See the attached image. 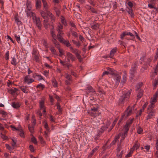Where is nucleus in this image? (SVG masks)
<instances>
[{
	"label": "nucleus",
	"mask_w": 158,
	"mask_h": 158,
	"mask_svg": "<svg viewBox=\"0 0 158 158\" xmlns=\"http://www.w3.org/2000/svg\"><path fill=\"white\" fill-rule=\"evenodd\" d=\"M154 0H150V2L152 3V4H149L148 5V6L150 8H154L155 9V6L153 4H155Z\"/></svg>",
	"instance_id": "nucleus-29"
},
{
	"label": "nucleus",
	"mask_w": 158,
	"mask_h": 158,
	"mask_svg": "<svg viewBox=\"0 0 158 158\" xmlns=\"http://www.w3.org/2000/svg\"><path fill=\"white\" fill-rule=\"evenodd\" d=\"M12 106L15 108H17L20 106L18 102H13L11 104Z\"/></svg>",
	"instance_id": "nucleus-26"
},
{
	"label": "nucleus",
	"mask_w": 158,
	"mask_h": 158,
	"mask_svg": "<svg viewBox=\"0 0 158 158\" xmlns=\"http://www.w3.org/2000/svg\"><path fill=\"white\" fill-rule=\"evenodd\" d=\"M136 69V65L134 64L131 67L130 71V78L132 79L134 77L135 73V71Z\"/></svg>",
	"instance_id": "nucleus-11"
},
{
	"label": "nucleus",
	"mask_w": 158,
	"mask_h": 158,
	"mask_svg": "<svg viewBox=\"0 0 158 158\" xmlns=\"http://www.w3.org/2000/svg\"><path fill=\"white\" fill-rule=\"evenodd\" d=\"M107 70H108V72H111V70H112V71L111 73H110V74H112V75H113L114 74V69H110V68H107Z\"/></svg>",
	"instance_id": "nucleus-56"
},
{
	"label": "nucleus",
	"mask_w": 158,
	"mask_h": 158,
	"mask_svg": "<svg viewBox=\"0 0 158 158\" xmlns=\"http://www.w3.org/2000/svg\"><path fill=\"white\" fill-rule=\"evenodd\" d=\"M63 28V27L62 25L60 23H59L57 25V31L59 34H63V33L62 32V29Z\"/></svg>",
	"instance_id": "nucleus-18"
},
{
	"label": "nucleus",
	"mask_w": 158,
	"mask_h": 158,
	"mask_svg": "<svg viewBox=\"0 0 158 158\" xmlns=\"http://www.w3.org/2000/svg\"><path fill=\"white\" fill-rule=\"evenodd\" d=\"M72 41L73 44L76 45V46L79 47L80 46V44L78 42H77L74 40H73Z\"/></svg>",
	"instance_id": "nucleus-51"
},
{
	"label": "nucleus",
	"mask_w": 158,
	"mask_h": 158,
	"mask_svg": "<svg viewBox=\"0 0 158 158\" xmlns=\"http://www.w3.org/2000/svg\"><path fill=\"white\" fill-rule=\"evenodd\" d=\"M89 9H90L91 11L93 13H97V11H96L94 8L92 7L91 6L89 7Z\"/></svg>",
	"instance_id": "nucleus-52"
},
{
	"label": "nucleus",
	"mask_w": 158,
	"mask_h": 158,
	"mask_svg": "<svg viewBox=\"0 0 158 158\" xmlns=\"http://www.w3.org/2000/svg\"><path fill=\"white\" fill-rule=\"evenodd\" d=\"M1 137L4 140H6L7 139V137L4 135L2 134V132H1L0 134Z\"/></svg>",
	"instance_id": "nucleus-50"
},
{
	"label": "nucleus",
	"mask_w": 158,
	"mask_h": 158,
	"mask_svg": "<svg viewBox=\"0 0 158 158\" xmlns=\"http://www.w3.org/2000/svg\"><path fill=\"white\" fill-rule=\"evenodd\" d=\"M127 5L129 6L131 8L133 6V4L130 1H129L127 3Z\"/></svg>",
	"instance_id": "nucleus-54"
},
{
	"label": "nucleus",
	"mask_w": 158,
	"mask_h": 158,
	"mask_svg": "<svg viewBox=\"0 0 158 158\" xmlns=\"http://www.w3.org/2000/svg\"><path fill=\"white\" fill-rule=\"evenodd\" d=\"M52 85L53 87H56L57 86V83L56 81L54 79L52 80Z\"/></svg>",
	"instance_id": "nucleus-37"
},
{
	"label": "nucleus",
	"mask_w": 158,
	"mask_h": 158,
	"mask_svg": "<svg viewBox=\"0 0 158 158\" xmlns=\"http://www.w3.org/2000/svg\"><path fill=\"white\" fill-rule=\"evenodd\" d=\"M126 77L124 75V76L123 77V80L121 81L120 83V84H122V85H123L125 83V82L126 81Z\"/></svg>",
	"instance_id": "nucleus-47"
},
{
	"label": "nucleus",
	"mask_w": 158,
	"mask_h": 158,
	"mask_svg": "<svg viewBox=\"0 0 158 158\" xmlns=\"http://www.w3.org/2000/svg\"><path fill=\"white\" fill-rule=\"evenodd\" d=\"M44 85L40 83L37 85V87H41L42 89H43L44 88Z\"/></svg>",
	"instance_id": "nucleus-61"
},
{
	"label": "nucleus",
	"mask_w": 158,
	"mask_h": 158,
	"mask_svg": "<svg viewBox=\"0 0 158 158\" xmlns=\"http://www.w3.org/2000/svg\"><path fill=\"white\" fill-rule=\"evenodd\" d=\"M65 77L69 80H70L71 77L70 75L68 74H66L65 75Z\"/></svg>",
	"instance_id": "nucleus-64"
},
{
	"label": "nucleus",
	"mask_w": 158,
	"mask_h": 158,
	"mask_svg": "<svg viewBox=\"0 0 158 158\" xmlns=\"http://www.w3.org/2000/svg\"><path fill=\"white\" fill-rule=\"evenodd\" d=\"M0 113L2 114L3 117H5L7 115L6 113L4 111H2Z\"/></svg>",
	"instance_id": "nucleus-58"
},
{
	"label": "nucleus",
	"mask_w": 158,
	"mask_h": 158,
	"mask_svg": "<svg viewBox=\"0 0 158 158\" xmlns=\"http://www.w3.org/2000/svg\"><path fill=\"white\" fill-rule=\"evenodd\" d=\"M35 116L34 115H33L32 117V121L31 122L32 123V125L35 126L36 123V120L35 119Z\"/></svg>",
	"instance_id": "nucleus-43"
},
{
	"label": "nucleus",
	"mask_w": 158,
	"mask_h": 158,
	"mask_svg": "<svg viewBox=\"0 0 158 158\" xmlns=\"http://www.w3.org/2000/svg\"><path fill=\"white\" fill-rule=\"evenodd\" d=\"M62 43L64 44L67 47H69L71 45L69 41L68 40H64Z\"/></svg>",
	"instance_id": "nucleus-36"
},
{
	"label": "nucleus",
	"mask_w": 158,
	"mask_h": 158,
	"mask_svg": "<svg viewBox=\"0 0 158 158\" xmlns=\"http://www.w3.org/2000/svg\"><path fill=\"white\" fill-rule=\"evenodd\" d=\"M56 105L57 106V108L58 110L60 112H61V110L60 106V105L59 104V103H57Z\"/></svg>",
	"instance_id": "nucleus-60"
},
{
	"label": "nucleus",
	"mask_w": 158,
	"mask_h": 158,
	"mask_svg": "<svg viewBox=\"0 0 158 158\" xmlns=\"http://www.w3.org/2000/svg\"><path fill=\"white\" fill-rule=\"evenodd\" d=\"M35 7L37 9L41 8V2L40 0H35Z\"/></svg>",
	"instance_id": "nucleus-20"
},
{
	"label": "nucleus",
	"mask_w": 158,
	"mask_h": 158,
	"mask_svg": "<svg viewBox=\"0 0 158 158\" xmlns=\"http://www.w3.org/2000/svg\"><path fill=\"white\" fill-rule=\"evenodd\" d=\"M31 141L34 144H36L37 143V142L36 139L34 137H33L31 138Z\"/></svg>",
	"instance_id": "nucleus-53"
},
{
	"label": "nucleus",
	"mask_w": 158,
	"mask_h": 158,
	"mask_svg": "<svg viewBox=\"0 0 158 158\" xmlns=\"http://www.w3.org/2000/svg\"><path fill=\"white\" fill-rule=\"evenodd\" d=\"M26 6L27 10L26 11V12L27 13V16H31L34 22L35 23L36 26L39 28H40L41 23L40 18L36 17L35 14L31 11V2L27 0L26 2Z\"/></svg>",
	"instance_id": "nucleus-1"
},
{
	"label": "nucleus",
	"mask_w": 158,
	"mask_h": 158,
	"mask_svg": "<svg viewBox=\"0 0 158 158\" xmlns=\"http://www.w3.org/2000/svg\"><path fill=\"white\" fill-rule=\"evenodd\" d=\"M32 54L33 56H34L38 55L39 53L37 50L35 49H33L32 51Z\"/></svg>",
	"instance_id": "nucleus-40"
},
{
	"label": "nucleus",
	"mask_w": 158,
	"mask_h": 158,
	"mask_svg": "<svg viewBox=\"0 0 158 158\" xmlns=\"http://www.w3.org/2000/svg\"><path fill=\"white\" fill-rule=\"evenodd\" d=\"M50 50L53 54H55L56 51L54 47H51L50 48Z\"/></svg>",
	"instance_id": "nucleus-57"
},
{
	"label": "nucleus",
	"mask_w": 158,
	"mask_h": 158,
	"mask_svg": "<svg viewBox=\"0 0 158 158\" xmlns=\"http://www.w3.org/2000/svg\"><path fill=\"white\" fill-rule=\"evenodd\" d=\"M128 35H129L131 36V40H134L135 37L134 35L133 34H132V33H131L130 32H128Z\"/></svg>",
	"instance_id": "nucleus-46"
},
{
	"label": "nucleus",
	"mask_w": 158,
	"mask_h": 158,
	"mask_svg": "<svg viewBox=\"0 0 158 158\" xmlns=\"http://www.w3.org/2000/svg\"><path fill=\"white\" fill-rule=\"evenodd\" d=\"M137 133L138 134H141L143 132V130L140 127H138L137 128Z\"/></svg>",
	"instance_id": "nucleus-45"
},
{
	"label": "nucleus",
	"mask_w": 158,
	"mask_h": 158,
	"mask_svg": "<svg viewBox=\"0 0 158 158\" xmlns=\"http://www.w3.org/2000/svg\"><path fill=\"white\" fill-rule=\"evenodd\" d=\"M128 14L131 15V17H133L134 15L132 9L131 8L130 9L127 11Z\"/></svg>",
	"instance_id": "nucleus-42"
},
{
	"label": "nucleus",
	"mask_w": 158,
	"mask_h": 158,
	"mask_svg": "<svg viewBox=\"0 0 158 158\" xmlns=\"http://www.w3.org/2000/svg\"><path fill=\"white\" fill-rule=\"evenodd\" d=\"M80 52H79L78 53L76 54V56L79 60H81V57L80 55Z\"/></svg>",
	"instance_id": "nucleus-62"
},
{
	"label": "nucleus",
	"mask_w": 158,
	"mask_h": 158,
	"mask_svg": "<svg viewBox=\"0 0 158 158\" xmlns=\"http://www.w3.org/2000/svg\"><path fill=\"white\" fill-rule=\"evenodd\" d=\"M46 13L47 14V15L50 18L51 22L53 23L55 20V18L54 15L49 11H47Z\"/></svg>",
	"instance_id": "nucleus-16"
},
{
	"label": "nucleus",
	"mask_w": 158,
	"mask_h": 158,
	"mask_svg": "<svg viewBox=\"0 0 158 158\" xmlns=\"http://www.w3.org/2000/svg\"><path fill=\"white\" fill-rule=\"evenodd\" d=\"M11 63L12 64L15 66L17 65V62L14 57H12V60L11 61Z\"/></svg>",
	"instance_id": "nucleus-32"
},
{
	"label": "nucleus",
	"mask_w": 158,
	"mask_h": 158,
	"mask_svg": "<svg viewBox=\"0 0 158 158\" xmlns=\"http://www.w3.org/2000/svg\"><path fill=\"white\" fill-rule=\"evenodd\" d=\"M158 95V92H156L152 97L150 101V103H152L154 104L157 101V98Z\"/></svg>",
	"instance_id": "nucleus-14"
},
{
	"label": "nucleus",
	"mask_w": 158,
	"mask_h": 158,
	"mask_svg": "<svg viewBox=\"0 0 158 158\" xmlns=\"http://www.w3.org/2000/svg\"><path fill=\"white\" fill-rule=\"evenodd\" d=\"M127 35H128V31H124L120 35V38L121 40H123L124 37Z\"/></svg>",
	"instance_id": "nucleus-35"
},
{
	"label": "nucleus",
	"mask_w": 158,
	"mask_h": 158,
	"mask_svg": "<svg viewBox=\"0 0 158 158\" xmlns=\"http://www.w3.org/2000/svg\"><path fill=\"white\" fill-rule=\"evenodd\" d=\"M132 109L130 108L129 107H128L127 110L125 112L124 114L122 116L120 120L119 121V123H120L121 120L123 119L124 117H125V118H127V117L130 115L132 113Z\"/></svg>",
	"instance_id": "nucleus-7"
},
{
	"label": "nucleus",
	"mask_w": 158,
	"mask_h": 158,
	"mask_svg": "<svg viewBox=\"0 0 158 158\" xmlns=\"http://www.w3.org/2000/svg\"><path fill=\"white\" fill-rule=\"evenodd\" d=\"M44 19V25L45 28L47 29L49 26V24L48 23V19L47 18Z\"/></svg>",
	"instance_id": "nucleus-22"
},
{
	"label": "nucleus",
	"mask_w": 158,
	"mask_h": 158,
	"mask_svg": "<svg viewBox=\"0 0 158 158\" xmlns=\"http://www.w3.org/2000/svg\"><path fill=\"white\" fill-rule=\"evenodd\" d=\"M133 152V150L132 149H131L130 152L126 155V156H125V157L126 158H128V157H131L132 154Z\"/></svg>",
	"instance_id": "nucleus-41"
},
{
	"label": "nucleus",
	"mask_w": 158,
	"mask_h": 158,
	"mask_svg": "<svg viewBox=\"0 0 158 158\" xmlns=\"http://www.w3.org/2000/svg\"><path fill=\"white\" fill-rule=\"evenodd\" d=\"M44 128H45L46 131L48 132L50 131V129L48 126L47 122L46 121H44Z\"/></svg>",
	"instance_id": "nucleus-31"
},
{
	"label": "nucleus",
	"mask_w": 158,
	"mask_h": 158,
	"mask_svg": "<svg viewBox=\"0 0 158 158\" xmlns=\"http://www.w3.org/2000/svg\"><path fill=\"white\" fill-rule=\"evenodd\" d=\"M55 45L56 47L58 49L59 51V52H60L59 56H62L64 55V50L63 49H60V46L58 42H57V43L56 44H55Z\"/></svg>",
	"instance_id": "nucleus-15"
},
{
	"label": "nucleus",
	"mask_w": 158,
	"mask_h": 158,
	"mask_svg": "<svg viewBox=\"0 0 158 158\" xmlns=\"http://www.w3.org/2000/svg\"><path fill=\"white\" fill-rule=\"evenodd\" d=\"M60 62L62 65L67 67L68 68L70 67V65H68L67 62H65V59L63 61H62L61 60H60Z\"/></svg>",
	"instance_id": "nucleus-21"
},
{
	"label": "nucleus",
	"mask_w": 158,
	"mask_h": 158,
	"mask_svg": "<svg viewBox=\"0 0 158 158\" xmlns=\"http://www.w3.org/2000/svg\"><path fill=\"white\" fill-rule=\"evenodd\" d=\"M43 4L44 8L45 11H48V6L47 2H42Z\"/></svg>",
	"instance_id": "nucleus-30"
},
{
	"label": "nucleus",
	"mask_w": 158,
	"mask_h": 158,
	"mask_svg": "<svg viewBox=\"0 0 158 158\" xmlns=\"http://www.w3.org/2000/svg\"><path fill=\"white\" fill-rule=\"evenodd\" d=\"M33 77L34 78H36L38 81H40L44 79L43 77L41 75L34 74L33 75Z\"/></svg>",
	"instance_id": "nucleus-23"
},
{
	"label": "nucleus",
	"mask_w": 158,
	"mask_h": 158,
	"mask_svg": "<svg viewBox=\"0 0 158 158\" xmlns=\"http://www.w3.org/2000/svg\"><path fill=\"white\" fill-rule=\"evenodd\" d=\"M123 130L124 131L123 133L121 132L119 133L118 136H115L114 139L113 141L111 143L112 144H113L115 143L119 137L121 138V141L123 140L124 139L125 137L127 135V132L128 130V128L127 125H126L125 127H124Z\"/></svg>",
	"instance_id": "nucleus-2"
},
{
	"label": "nucleus",
	"mask_w": 158,
	"mask_h": 158,
	"mask_svg": "<svg viewBox=\"0 0 158 158\" xmlns=\"http://www.w3.org/2000/svg\"><path fill=\"white\" fill-rule=\"evenodd\" d=\"M5 58L6 60H8L9 59V51L7 52L5 54Z\"/></svg>",
	"instance_id": "nucleus-59"
},
{
	"label": "nucleus",
	"mask_w": 158,
	"mask_h": 158,
	"mask_svg": "<svg viewBox=\"0 0 158 158\" xmlns=\"http://www.w3.org/2000/svg\"><path fill=\"white\" fill-rule=\"evenodd\" d=\"M122 149V146L121 145H119L117 148V155L120 158L121 157V156L123 154V151L122 150L121 152H120V151H121Z\"/></svg>",
	"instance_id": "nucleus-13"
},
{
	"label": "nucleus",
	"mask_w": 158,
	"mask_h": 158,
	"mask_svg": "<svg viewBox=\"0 0 158 158\" xmlns=\"http://www.w3.org/2000/svg\"><path fill=\"white\" fill-rule=\"evenodd\" d=\"M10 127L13 130H18L19 131V133L21 137L23 138L25 137L24 133L22 130L20 129H17L14 126L11 125Z\"/></svg>",
	"instance_id": "nucleus-12"
},
{
	"label": "nucleus",
	"mask_w": 158,
	"mask_h": 158,
	"mask_svg": "<svg viewBox=\"0 0 158 158\" xmlns=\"http://www.w3.org/2000/svg\"><path fill=\"white\" fill-rule=\"evenodd\" d=\"M116 52V48H114L111 51L110 53V58L113 57Z\"/></svg>",
	"instance_id": "nucleus-28"
},
{
	"label": "nucleus",
	"mask_w": 158,
	"mask_h": 158,
	"mask_svg": "<svg viewBox=\"0 0 158 158\" xmlns=\"http://www.w3.org/2000/svg\"><path fill=\"white\" fill-rule=\"evenodd\" d=\"M121 79V76L117 73L112 76V81L115 87H117L119 84Z\"/></svg>",
	"instance_id": "nucleus-4"
},
{
	"label": "nucleus",
	"mask_w": 158,
	"mask_h": 158,
	"mask_svg": "<svg viewBox=\"0 0 158 158\" xmlns=\"http://www.w3.org/2000/svg\"><path fill=\"white\" fill-rule=\"evenodd\" d=\"M14 17L15 22L17 23V25H21L22 23L19 20L18 16L17 15H15Z\"/></svg>",
	"instance_id": "nucleus-24"
},
{
	"label": "nucleus",
	"mask_w": 158,
	"mask_h": 158,
	"mask_svg": "<svg viewBox=\"0 0 158 158\" xmlns=\"http://www.w3.org/2000/svg\"><path fill=\"white\" fill-rule=\"evenodd\" d=\"M52 28H51V30L50 33L52 36V37L53 39L52 40L53 42L55 44H56L57 43V42H58L56 40L57 37L55 33V32L53 30L54 27L53 25L52 26Z\"/></svg>",
	"instance_id": "nucleus-8"
},
{
	"label": "nucleus",
	"mask_w": 158,
	"mask_h": 158,
	"mask_svg": "<svg viewBox=\"0 0 158 158\" xmlns=\"http://www.w3.org/2000/svg\"><path fill=\"white\" fill-rule=\"evenodd\" d=\"M155 148L156 150H158V137L156 141Z\"/></svg>",
	"instance_id": "nucleus-63"
},
{
	"label": "nucleus",
	"mask_w": 158,
	"mask_h": 158,
	"mask_svg": "<svg viewBox=\"0 0 158 158\" xmlns=\"http://www.w3.org/2000/svg\"><path fill=\"white\" fill-rule=\"evenodd\" d=\"M20 89L23 92L25 93H27L29 91V89L27 86H22L20 87Z\"/></svg>",
	"instance_id": "nucleus-19"
},
{
	"label": "nucleus",
	"mask_w": 158,
	"mask_h": 158,
	"mask_svg": "<svg viewBox=\"0 0 158 158\" xmlns=\"http://www.w3.org/2000/svg\"><path fill=\"white\" fill-rule=\"evenodd\" d=\"M91 115L95 117L98 115V112L97 111V108H91V110L88 112Z\"/></svg>",
	"instance_id": "nucleus-9"
},
{
	"label": "nucleus",
	"mask_w": 158,
	"mask_h": 158,
	"mask_svg": "<svg viewBox=\"0 0 158 158\" xmlns=\"http://www.w3.org/2000/svg\"><path fill=\"white\" fill-rule=\"evenodd\" d=\"M40 13L41 15V16L43 17L44 19H46V15H47V14L46 13V12L42 10H40Z\"/></svg>",
	"instance_id": "nucleus-27"
},
{
	"label": "nucleus",
	"mask_w": 158,
	"mask_h": 158,
	"mask_svg": "<svg viewBox=\"0 0 158 158\" xmlns=\"http://www.w3.org/2000/svg\"><path fill=\"white\" fill-rule=\"evenodd\" d=\"M139 147V143H135V144L133 145V147L131 148V149H132L133 151L135 149H137Z\"/></svg>",
	"instance_id": "nucleus-33"
},
{
	"label": "nucleus",
	"mask_w": 158,
	"mask_h": 158,
	"mask_svg": "<svg viewBox=\"0 0 158 158\" xmlns=\"http://www.w3.org/2000/svg\"><path fill=\"white\" fill-rule=\"evenodd\" d=\"M142 83H139L137 84L136 86V91H139L137 94V98L138 99L140 98L143 95V91L140 89V87L142 85Z\"/></svg>",
	"instance_id": "nucleus-6"
},
{
	"label": "nucleus",
	"mask_w": 158,
	"mask_h": 158,
	"mask_svg": "<svg viewBox=\"0 0 158 158\" xmlns=\"http://www.w3.org/2000/svg\"><path fill=\"white\" fill-rule=\"evenodd\" d=\"M154 104H153L152 103H150V105H149L148 108V109L150 110H152L154 107Z\"/></svg>",
	"instance_id": "nucleus-49"
},
{
	"label": "nucleus",
	"mask_w": 158,
	"mask_h": 158,
	"mask_svg": "<svg viewBox=\"0 0 158 158\" xmlns=\"http://www.w3.org/2000/svg\"><path fill=\"white\" fill-rule=\"evenodd\" d=\"M34 126L32 125L31 126L29 125L28 126L29 129L31 133H32L34 131Z\"/></svg>",
	"instance_id": "nucleus-48"
},
{
	"label": "nucleus",
	"mask_w": 158,
	"mask_h": 158,
	"mask_svg": "<svg viewBox=\"0 0 158 158\" xmlns=\"http://www.w3.org/2000/svg\"><path fill=\"white\" fill-rule=\"evenodd\" d=\"M61 34H59L57 35V37L61 43H62L64 40L62 37L60 35Z\"/></svg>",
	"instance_id": "nucleus-38"
},
{
	"label": "nucleus",
	"mask_w": 158,
	"mask_h": 158,
	"mask_svg": "<svg viewBox=\"0 0 158 158\" xmlns=\"http://www.w3.org/2000/svg\"><path fill=\"white\" fill-rule=\"evenodd\" d=\"M40 107V110H43V112L44 113L46 112V110L45 109V106H44V101L43 100H41L39 102Z\"/></svg>",
	"instance_id": "nucleus-17"
},
{
	"label": "nucleus",
	"mask_w": 158,
	"mask_h": 158,
	"mask_svg": "<svg viewBox=\"0 0 158 158\" xmlns=\"http://www.w3.org/2000/svg\"><path fill=\"white\" fill-rule=\"evenodd\" d=\"M61 20V22L62 23L64 26L67 25L66 22L63 16H61L60 18Z\"/></svg>",
	"instance_id": "nucleus-34"
},
{
	"label": "nucleus",
	"mask_w": 158,
	"mask_h": 158,
	"mask_svg": "<svg viewBox=\"0 0 158 158\" xmlns=\"http://www.w3.org/2000/svg\"><path fill=\"white\" fill-rule=\"evenodd\" d=\"M34 81V80L29 75L26 76L24 78V81L28 84H30Z\"/></svg>",
	"instance_id": "nucleus-10"
},
{
	"label": "nucleus",
	"mask_w": 158,
	"mask_h": 158,
	"mask_svg": "<svg viewBox=\"0 0 158 158\" xmlns=\"http://www.w3.org/2000/svg\"><path fill=\"white\" fill-rule=\"evenodd\" d=\"M35 60L36 61V62H40V60L39 57V55H38L37 56H33Z\"/></svg>",
	"instance_id": "nucleus-44"
},
{
	"label": "nucleus",
	"mask_w": 158,
	"mask_h": 158,
	"mask_svg": "<svg viewBox=\"0 0 158 158\" xmlns=\"http://www.w3.org/2000/svg\"><path fill=\"white\" fill-rule=\"evenodd\" d=\"M131 93V91L130 90L124 92L123 95L120 98V102L122 103L125 101H127L130 97Z\"/></svg>",
	"instance_id": "nucleus-5"
},
{
	"label": "nucleus",
	"mask_w": 158,
	"mask_h": 158,
	"mask_svg": "<svg viewBox=\"0 0 158 158\" xmlns=\"http://www.w3.org/2000/svg\"><path fill=\"white\" fill-rule=\"evenodd\" d=\"M53 9L55 11L56 15H57L59 16L60 12V10L58 9L56 7H54Z\"/></svg>",
	"instance_id": "nucleus-39"
},
{
	"label": "nucleus",
	"mask_w": 158,
	"mask_h": 158,
	"mask_svg": "<svg viewBox=\"0 0 158 158\" xmlns=\"http://www.w3.org/2000/svg\"><path fill=\"white\" fill-rule=\"evenodd\" d=\"M80 52L78 50L75 48H74L73 51H72V52L75 55Z\"/></svg>",
	"instance_id": "nucleus-55"
},
{
	"label": "nucleus",
	"mask_w": 158,
	"mask_h": 158,
	"mask_svg": "<svg viewBox=\"0 0 158 158\" xmlns=\"http://www.w3.org/2000/svg\"><path fill=\"white\" fill-rule=\"evenodd\" d=\"M92 29L97 30L99 28V24L98 23H94L91 25Z\"/></svg>",
	"instance_id": "nucleus-25"
},
{
	"label": "nucleus",
	"mask_w": 158,
	"mask_h": 158,
	"mask_svg": "<svg viewBox=\"0 0 158 158\" xmlns=\"http://www.w3.org/2000/svg\"><path fill=\"white\" fill-rule=\"evenodd\" d=\"M65 62H67L68 65H70V67L72 66V65L70 63V60L73 61L76 59L75 56L69 52H67L66 53V55L65 57Z\"/></svg>",
	"instance_id": "nucleus-3"
}]
</instances>
